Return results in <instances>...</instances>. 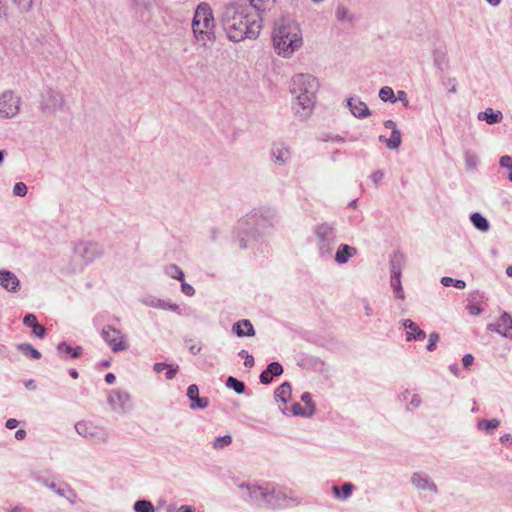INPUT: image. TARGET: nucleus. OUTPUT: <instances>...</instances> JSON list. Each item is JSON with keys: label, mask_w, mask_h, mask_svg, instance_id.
Instances as JSON below:
<instances>
[{"label": "nucleus", "mask_w": 512, "mask_h": 512, "mask_svg": "<svg viewBox=\"0 0 512 512\" xmlns=\"http://www.w3.org/2000/svg\"><path fill=\"white\" fill-rule=\"evenodd\" d=\"M238 488L241 491V498L258 508L284 509L300 503V500L290 495L286 488L274 482H241Z\"/></svg>", "instance_id": "1"}, {"label": "nucleus", "mask_w": 512, "mask_h": 512, "mask_svg": "<svg viewBox=\"0 0 512 512\" xmlns=\"http://www.w3.org/2000/svg\"><path fill=\"white\" fill-rule=\"evenodd\" d=\"M276 219V210L270 207L253 209L237 223L234 241L242 249L272 230Z\"/></svg>", "instance_id": "2"}, {"label": "nucleus", "mask_w": 512, "mask_h": 512, "mask_svg": "<svg viewBox=\"0 0 512 512\" xmlns=\"http://www.w3.org/2000/svg\"><path fill=\"white\" fill-rule=\"evenodd\" d=\"M249 13L247 8L229 7L226 9L222 23L227 37L233 42H240L245 38L255 39L258 37L261 29L259 12L253 9Z\"/></svg>", "instance_id": "3"}, {"label": "nucleus", "mask_w": 512, "mask_h": 512, "mask_svg": "<svg viewBox=\"0 0 512 512\" xmlns=\"http://www.w3.org/2000/svg\"><path fill=\"white\" fill-rule=\"evenodd\" d=\"M318 88V80L310 74H297L292 78L290 92L295 96L292 109L300 119L312 114Z\"/></svg>", "instance_id": "4"}, {"label": "nucleus", "mask_w": 512, "mask_h": 512, "mask_svg": "<svg viewBox=\"0 0 512 512\" xmlns=\"http://www.w3.org/2000/svg\"><path fill=\"white\" fill-rule=\"evenodd\" d=\"M303 44L301 30L294 21H282L273 31V45L278 55L290 57Z\"/></svg>", "instance_id": "5"}, {"label": "nucleus", "mask_w": 512, "mask_h": 512, "mask_svg": "<svg viewBox=\"0 0 512 512\" xmlns=\"http://www.w3.org/2000/svg\"><path fill=\"white\" fill-rule=\"evenodd\" d=\"M313 234L319 258L324 261L330 260L337 244V231L334 224L319 223L313 227Z\"/></svg>", "instance_id": "6"}, {"label": "nucleus", "mask_w": 512, "mask_h": 512, "mask_svg": "<svg viewBox=\"0 0 512 512\" xmlns=\"http://www.w3.org/2000/svg\"><path fill=\"white\" fill-rule=\"evenodd\" d=\"M214 27L215 22L210 5L204 2L200 3L195 10L192 20L195 38L205 43L212 38Z\"/></svg>", "instance_id": "7"}, {"label": "nucleus", "mask_w": 512, "mask_h": 512, "mask_svg": "<svg viewBox=\"0 0 512 512\" xmlns=\"http://www.w3.org/2000/svg\"><path fill=\"white\" fill-rule=\"evenodd\" d=\"M74 256L80 258L84 265H88L104 254L103 246L95 241H79L74 244Z\"/></svg>", "instance_id": "8"}, {"label": "nucleus", "mask_w": 512, "mask_h": 512, "mask_svg": "<svg viewBox=\"0 0 512 512\" xmlns=\"http://www.w3.org/2000/svg\"><path fill=\"white\" fill-rule=\"evenodd\" d=\"M100 334L103 341L114 353L128 349L127 336L114 326L105 325Z\"/></svg>", "instance_id": "9"}, {"label": "nucleus", "mask_w": 512, "mask_h": 512, "mask_svg": "<svg viewBox=\"0 0 512 512\" xmlns=\"http://www.w3.org/2000/svg\"><path fill=\"white\" fill-rule=\"evenodd\" d=\"M40 110L44 114H52L63 108L65 104L64 96L61 92L52 88H46L40 96Z\"/></svg>", "instance_id": "10"}, {"label": "nucleus", "mask_w": 512, "mask_h": 512, "mask_svg": "<svg viewBox=\"0 0 512 512\" xmlns=\"http://www.w3.org/2000/svg\"><path fill=\"white\" fill-rule=\"evenodd\" d=\"M75 430L80 436L94 442L106 443L109 439L108 431L92 422L79 421L75 424Z\"/></svg>", "instance_id": "11"}, {"label": "nucleus", "mask_w": 512, "mask_h": 512, "mask_svg": "<svg viewBox=\"0 0 512 512\" xmlns=\"http://www.w3.org/2000/svg\"><path fill=\"white\" fill-rule=\"evenodd\" d=\"M20 110V97L12 91H5L0 96V117L12 118Z\"/></svg>", "instance_id": "12"}, {"label": "nucleus", "mask_w": 512, "mask_h": 512, "mask_svg": "<svg viewBox=\"0 0 512 512\" xmlns=\"http://www.w3.org/2000/svg\"><path fill=\"white\" fill-rule=\"evenodd\" d=\"M129 11L138 21L145 22L152 15L155 0H127Z\"/></svg>", "instance_id": "13"}, {"label": "nucleus", "mask_w": 512, "mask_h": 512, "mask_svg": "<svg viewBox=\"0 0 512 512\" xmlns=\"http://www.w3.org/2000/svg\"><path fill=\"white\" fill-rule=\"evenodd\" d=\"M107 400L111 408L117 412L125 413L133 407L131 396L127 391L114 389L109 393Z\"/></svg>", "instance_id": "14"}, {"label": "nucleus", "mask_w": 512, "mask_h": 512, "mask_svg": "<svg viewBox=\"0 0 512 512\" xmlns=\"http://www.w3.org/2000/svg\"><path fill=\"white\" fill-rule=\"evenodd\" d=\"M272 162L277 166H286L292 159L290 147L283 142H275L270 149Z\"/></svg>", "instance_id": "15"}, {"label": "nucleus", "mask_w": 512, "mask_h": 512, "mask_svg": "<svg viewBox=\"0 0 512 512\" xmlns=\"http://www.w3.org/2000/svg\"><path fill=\"white\" fill-rule=\"evenodd\" d=\"M488 331L495 332L505 338L512 339V317L504 311L500 318L494 322L489 323L486 327Z\"/></svg>", "instance_id": "16"}, {"label": "nucleus", "mask_w": 512, "mask_h": 512, "mask_svg": "<svg viewBox=\"0 0 512 512\" xmlns=\"http://www.w3.org/2000/svg\"><path fill=\"white\" fill-rule=\"evenodd\" d=\"M139 301L147 306L165 311H172L179 315L182 314L178 304L171 302L170 300L160 299L154 295H145L139 299Z\"/></svg>", "instance_id": "17"}, {"label": "nucleus", "mask_w": 512, "mask_h": 512, "mask_svg": "<svg viewBox=\"0 0 512 512\" xmlns=\"http://www.w3.org/2000/svg\"><path fill=\"white\" fill-rule=\"evenodd\" d=\"M411 483L418 490L429 491L433 494H438V487L436 483L425 472H414L411 476Z\"/></svg>", "instance_id": "18"}, {"label": "nucleus", "mask_w": 512, "mask_h": 512, "mask_svg": "<svg viewBox=\"0 0 512 512\" xmlns=\"http://www.w3.org/2000/svg\"><path fill=\"white\" fill-rule=\"evenodd\" d=\"M0 286L7 292L15 293L20 289V280L9 270H0Z\"/></svg>", "instance_id": "19"}, {"label": "nucleus", "mask_w": 512, "mask_h": 512, "mask_svg": "<svg viewBox=\"0 0 512 512\" xmlns=\"http://www.w3.org/2000/svg\"><path fill=\"white\" fill-rule=\"evenodd\" d=\"M187 397L191 401V409H205L209 406V399L199 396V388L196 384L189 385L187 389Z\"/></svg>", "instance_id": "20"}, {"label": "nucleus", "mask_w": 512, "mask_h": 512, "mask_svg": "<svg viewBox=\"0 0 512 512\" xmlns=\"http://www.w3.org/2000/svg\"><path fill=\"white\" fill-rule=\"evenodd\" d=\"M347 106L356 118L364 119L371 114V111L366 103L361 101L358 97L349 98L347 100Z\"/></svg>", "instance_id": "21"}, {"label": "nucleus", "mask_w": 512, "mask_h": 512, "mask_svg": "<svg viewBox=\"0 0 512 512\" xmlns=\"http://www.w3.org/2000/svg\"><path fill=\"white\" fill-rule=\"evenodd\" d=\"M402 325L404 328L408 329L406 341H423L426 338V333L412 320L404 319Z\"/></svg>", "instance_id": "22"}, {"label": "nucleus", "mask_w": 512, "mask_h": 512, "mask_svg": "<svg viewBox=\"0 0 512 512\" xmlns=\"http://www.w3.org/2000/svg\"><path fill=\"white\" fill-rule=\"evenodd\" d=\"M405 261V255L401 251L397 250L393 252L389 261L390 277H397L402 275Z\"/></svg>", "instance_id": "23"}, {"label": "nucleus", "mask_w": 512, "mask_h": 512, "mask_svg": "<svg viewBox=\"0 0 512 512\" xmlns=\"http://www.w3.org/2000/svg\"><path fill=\"white\" fill-rule=\"evenodd\" d=\"M232 332L237 337H240V338L253 337L256 333L251 321L248 319H242V320L235 322L232 325Z\"/></svg>", "instance_id": "24"}, {"label": "nucleus", "mask_w": 512, "mask_h": 512, "mask_svg": "<svg viewBox=\"0 0 512 512\" xmlns=\"http://www.w3.org/2000/svg\"><path fill=\"white\" fill-rule=\"evenodd\" d=\"M23 324L26 327H29L32 329V334L35 337L40 338V339L45 337L46 328L38 322L37 317L34 314H32V313L26 314L23 318Z\"/></svg>", "instance_id": "25"}, {"label": "nucleus", "mask_w": 512, "mask_h": 512, "mask_svg": "<svg viewBox=\"0 0 512 512\" xmlns=\"http://www.w3.org/2000/svg\"><path fill=\"white\" fill-rule=\"evenodd\" d=\"M56 351L58 356L62 359H65L66 357L76 359L82 355L83 348L81 346L72 347L66 342H60L56 346Z\"/></svg>", "instance_id": "26"}, {"label": "nucleus", "mask_w": 512, "mask_h": 512, "mask_svg": "<svg viewBox=\"0 0 512 512\" xmlns=\"http://www.w3.org/2000/svg\"><path fill=\"white\" fill-rule=\"evenodd\" d=\"M357 254V249L348 244H340L334 256L336 263L343 265L346 264L350 258Z\"/></svg>", "instance_id": "27"}, {"label": "nucleus", "mask_w": 512, "mask_h": 512, "mask_svg": "<svg viewBox=\"0 0 512 512\" xmlns=\"http://www.w3.org/2000/svg\"><path fill=\"white\" fill-rule=\"evenodd\" d=\"M354 489H355V486L351 482H345L341 486V488H339L337 485L332 486V492L334 494V497L341 501L348 500L351 497Z\"/></svg>", "instance_id": "28"}, {"label": "nucleus", "mask_w": 512, "mask_h": 512, "mask_svg": "<svg viewBox=\"0 0 512 512\" xmlns=\"http://www.w3.org/2000/svg\"><path fill=\"white\" fill-rule=\"evenodd\" d=\"M432 56L434 65L439 71L444 72L449 68V60L445 50L434 49Z\"/></svg>", "instance_id": "29"}, {"label": "nucleus", "mask_w": 512, "mask_h": 512, "mask_svg": "<svg viewBox=\"0 0 512 512\" xmlns=\"http://www.w3.org/2000/svg\"><path fill=\"white\" fill-rule=\"evenodd\" d=\"M503 115L500 111H493L491 108H487L485 111L478 114V119L485 121L489 125L499 123Z\"/></svg>", "instance_id": "30"}, {"label": "nucleus", "mask_w": 512, "mask_h": 512, "mask_svg": "<svg viewBox=\"0 0 512 512\" xmlns=\"http://www.w3.org/2000/svg\"><path fill=\"white\" fill-rule=\"evenodd\" d=\"M473 226L481 232H487L490 229L489 221L479 212L470 215Z\"/></svg>", "instance_id": "31"}, {"label": "nucleus", "mask_w": 512, "mask_h": 512, "mask_svg": "<svg viewBox=\"0 0 512 512\" xmlns=\"http://www.w3.org/2000/svg\"><path fill=\"white\" fill-rule=\"evenodd\" d=\"M291 385L289 382L282 383L274 392L275 399L287 403L291 397Z\"/></svg>", "instance_id": "32"}, {"label": "nucleus", "mask_w": 512, "mask_h": 512, "mask_svg": "<svg viewBox=\"0 0 512 512\" xmlns=\"http://www.w3.org/2000/svg\"><path fill=\"white\" fill-rule=\"evenodd\" d=\"M17 350L24 356L32 359H40L41 353L29 343H21L17 345Z\"/></svg>", "instance_id": "33"}, {"label": "nucleus", "mask_w": 512, "mask_h": 512, "mask_svg": "<svg viewBox=\"0 0 512 512\" xmlns=\"http://www.w3.org/2000/svg\"><path fill=\"white\" fill-rule=\"evenodd\" d=\"M390 285L397 299L404 300L405 293L402 287L401 276L390 277Z\"/></svg>", "instance_id": "34"}, {"label": "nucleus", "mask_w": 512, "mask_h": 512, "mask_svg": "<svg viewBox=\"0 0 512 512\" xmlns=\"http://www.w3.org/2000/svg\"><path fill=\"white\" fill-rule=\"evenodd\" d=\"M164 272L167 276L172 279H176L179 281L184 280V272L183 270L176 264H169L164 268Z\"/></svg>", "instance_id": "35"}, {"label": "nucleus", "mask_w": 512, "mask_h": 512, "mask_svg": "<svg viewBox=\"0 0 512 512\" xmlns=\"http://www.w3.org/2000/svg\"><path fill=\"white\" fill-rule=\"evenodd\" d=\"M226 386L232 390H234L237 394H243L245 392L246 386L243 381L238 380L233 376H229L226 380Z\"/></svg>", "instance_id": "36"}, {"label": "nucleus", "mask_w": 512, "mask_h": 512, "mask_svg": "<svg viewBox=\"0 0 512 512\" xmlns=\"http://www.w3.org/2000/svg\"><path fill=\"white\" fill-rule=\"evenodd\" d=\"M133 510L135 512H155V507L150 500L141 499L134 503Z\"/></svg>", "instance_id": "37"}, {"label": "nucleus", "mask_w": 512, "mask_h": 512, "mask_svg": "<svg viewBox=\"0 0 512 512\" xmlns=\"http://www.w3.org/2000/svg\"><path fill=\"white\" fill-rule=\"evenodd\" d=\"M500 425V421L496 418L490 420H480L477 423V428L479 430H483L486 433H490L492 430L498 428Z\"/></svg>", "instance_id": "38"}, {"label": "nucleus", "mask_w": 512, "mask_h": 512, "mask_svg": "<svg viewBox=\"0 0 512 512\" xmlns=\"http://www.w3.org/2000/svg\"><path fill=\"white\" fill-rule=\"evenodd\" d=\"M379 98L383 101V102H390V103H395L397 101V98L394 94V91L391 87L389 86H384L380 89L379 91Z\"/></svg>", "instance_id": "39"}, {"label": "nucleus", "mask_w": 512, "mask_h": 512, "mask_svg": "<svg viewBox=\"0 0 512 512\" xmlns=\"http://www.w3.org/2000/svg\"><path fill=\"white\" fill-rule=\"evenodd\" d=\"M441 284L445 287H455L457 289H464L466 287V283L461 279H454L452 277L444 276L441 278Z\"/></svg>", "instance_id": "40"}, {"label": "nucleus", "mask_w": 512, "mask_h": 512, "mask_svg": "<svg viewBox=\"0 0 512 512\" xmlns=\"http://www.w3.org/2000/svg\"><path fill=\"white\" fill-rule=\"evenodd\" d=\"M402 142L400 130H394L391 132L390 138L386 140V146L389 149H397Z\"/></svg>", "instance_id": "41"}, {"label": "nucleus", "mask_w": 512, "mask_h": 512, "mask_svg": "<svg viewBox=\"0 0 512 512\" xmlns=\"http://www.w3.org/2000/svg\"><path fill=\"white\" fill-rule=\"evenodd\" d=\"M232 443L231 435L227 434L224 436L216 437L213 441V448L217 450L224 449Z\"/></svg>", "instance_id": "42"}, {"label": "nucleus", "mask_w": 512, "mask_h": 512, "mask_svg": "<svg viewBox=\"0 0 512 512\" xmlns=\"http://www.w3.org/2000/svg\"><path fill=\"white\" fill-rule=\"evenodd\" d=\"M422 405V398L418 393H412L409 402L406 405V410L409 412L414 411Z\"/></svg>", "instance_id": "43"}, {"label": "nucleus", "mask_w": 512, "mask_h": 512, "mask_svg": "<svg viewBox=\"0 0 512 512\" xmlns=\"http://www.w3.org/2000/svg\"><path fill=\"white\" fill-rule=\"evenodd\" d=\"M40 483H42L45 487L53 490L59 496H66V489L58 487L55 482H50L47 479H38Z\"/></svg>", "instance_id": "44"}, {"label": "nucleus", "mask_w": 512, "mask_h": 512, "mask_svg": "<svg viewBox=\"0 0 512 512\" xmlns=\"http://www.w3.org/2000/svg\"><path fill=\"white\" fill-rule=\"evenodd\" d=\"M290 411L294 416L311 417L313 415V411H307V409L303 408L299 403H294Z\"/></svg>", "instance_id": "45"}, {"label": "nucleus", "mask_w": 512, "mask_h": 512, "mask_svg": "<svg viewBox=\"0 0 512 512\" xmlns=\"http://www.w3.org/2000/svg\"><path fill=\"white\" fill-rule=\"evenodd\" d=\"M499 164L501 168H505L510 171L508 174V179L512 182V157L509 155L502 156L499 160Z\"/></svg>", "instance_id": "46"}, {"label": "nucleus", "mask_w": 512, "mask_h": 512, "mask_svg": "<svg viewBox=\"0 0 512 512\" xmlns=\"http://www.w3.org/2000/svg\"><path fill=\"white\" fill-rule=\"evenodd\" d=\"M266 369L273 377L283 373V367L278 361L271 362Z\"/></svg>", "instance_id": "47"}, {"label": "nucleus", "mask_w": 512, "mask_h": 512, "mask_svg": "<svg viewBox=\"0 0 512 512\" xmlns=\"http://www.w3.org/2000/svg\"><path fill=\"white\" fill-rule=\"evenodd\" d=\"M336 17L338 20H341V21L347 20L349 22H351L353 19L352 16L349 14L348 10L343 6L337 7Z\"/></svg>", "instance_id": "48"}, {"label": "nucleus", "mask_w": 512, "mask_h": 512, "mask_svg": "<svg viewBox=\"0 0 512 512\" xmlns=\"http://www.w3.org/2000/svg\"><path fill=\"white\" fill-rule=\"evenodd\" d=\"M301 401L304 402L307 406V411H313L315 413V404L312 401V396L309 392H304L301 395Z\"/></svg>", "instance_id": "49"}, {"label": "nucleus", "mask_w": 512, "mask_h": 512, "mask_svg": "<svg viewBox=\"0 0 512 512\" xmlns=\"http://www.w3.org/2000/svg\"><path fill=\"white\" fill-rule=\"evenodd\" d=\"M13 194L18 197H24L27 194V186L23 182H17L13 187Z\"/></svg>", "instance_id": "50"}, {"label": "nucleus", "mask_w": 512, "mask_h": 512, "mask_svg": "<svg viewBox=\"0 0 512 512\" xmlns=\"http://www.w3.org/2000/svg\"><path fill=\"white\" fill-rule=\"evenodd\" d=\"M238 355L244 359V365L248 368L254 366V357L248 353L246 350H241Z\"/></svg>", "instance_id": "51"}, {"label": "nucleus", "mask_w": 512, "mask_h": 512, "mask_svg": "<svg viewBox=\"0 0 512 512\" xmlns=\"http://www.w3.org/2000/svg\"><path fill=\"white\" fill-rule=\"evenodd\" d=\"M439 338L440 336L437 332H432L429 334V341L426 347L428 351L432 352L436 349V344L439 341Z\"/></svg>", "instance_id": "52"}, {"label": "nucleus", "mask_w": 512, "mask_h": 512, "mask_svg": "<svg viewBox=\"0 0 512 512\" xmlns=\"http://www.w3.org/2000/svg\"><path fill=\"white\" fill-rule=\"evenodd\" d=\"M13 2L18 6L19 10L27 12L31 9L33 0H13Z\"/></svg>", "instance_id": "53"}, {"label": "nucleus", "mask_w": 512, "mask_h": 512, "mask_svg": "<svg viewBox=\"0 0 512 512\" xmlns=\"http://www.w3.org/2000/svg\"><path fill=\"white\" fill-rule=\"evenodd\" d=\"M185 342L191 354L197 355L201 352V346L195 343L192 339L186 340Z\"/></svg>", "instance_id": "54"}, {"label": "nucleus", "mask_w": 512, "mask_h": 512, "mask_svg": "<svg viewBox=\"0 0 512 512\" xmlns=\"http://www.w3.org/2000/svg\"><path fill=\"white\" fill-rule=\"evenodd\" d=\"M269 0H249L250 7L256 11H264L265 3Z\"/></svg>", "instance_id": "55"}, {"label": "nucleus", "mask_w": 512, "mask_h": 512, "mask_svg": "<svg viewBox=\"0 0 512 512\" xmlns=\"http://www.w3.org/2000/svg\"><path fill=\"white\" fill-rule=\"evenodd\" d=\"M181 291L187 296H193L195 294V289L192 285L186 283L184 280L181 281Z\"/></svg>", "instance_id": "56"}, {"label": "nucleus", "mask_w": 512, "mask_h": 512, "mask_svg": "<svg viewBox=\"0 0 512 512\" xmlns=\"http://www.w3.org/2000/svg\"><path fill=\"white\" fill-rule=\"evenodd\" d=\"M166 369H167V371L165 373V377H166V379L171 380L176 376L179 367H178V365L174 366V365L169 364V366Z\"/></svg>", "instance_id": "57"}, {"label": "nucleus", "mask_w": 512, "mask_h": 512, "mask_svg": "<svg viewBox=\"0 0 512 512\" xmlns=\"http://www.w3.org/2000/svg\"><path fill=\"white\" fill-rule=\"evenodd\" d=\"M442 83L445 86H449V93H456L457 92L456 79L455 78L444 79L442 81Z\"/></svg>", "instance_id": "58"}, {"label": "nucleus", "mask_w": 512, "mask_h": 512, "mask_svg": "<svg viewBox=\"0 0 512 512\" xmlns=\"http://www.w3.org/2000/svg\"><path fill=\"white\" fill-rule=\"evenodd\" d=\"M259 378L260 382L265 385L270 384L273 380V376L269 372H267V369L261 372Z\"/></svg>", "instance_id": "59"}, {"label": "nucleus", "mask_w": 512, "mask_h": 512, "mask_svg": "<svg viewBox=\"0 0 512 512\" xmlns=\"http://www.w3.org/2000/svg\"><path fill=\"white\" fill-rule=\"evenodd\" d=\"M384 177V172L381 171V170H376L375 172H373L370 176L372 182L378 186V184L380 183V181L383 179Z\"/></svg>", "instance_id": "60"}, {"label": "nucleus", "mask_w": 512, "mask_h": 512, "mask_svg": "<svg viewBox=\"0 0 512 512\" xmlns=\"http://www.w3.org/2000/svg\"><path fill=\"white\" fill-rule=\"evenodd\" d=\"M465 162H466L467 167L474 168L477 165L478 159L475 155L466 154Z\"/></svg>", "instance_id": "61"}, {"label": "nucleus", "mask_w": 512, "mask_h": 512, "mask_svg": "<svg viewBox=\"0 0 512 512\" xmlns=\"http://www.w3.org/2000/svg\"><path fill=\"white\" fill-rule=\"evenodd\" d=\"M64 497L73 505L76 502L77 495L72 488L67 487L66 496H64Z\"/></svg>", "instance_id": "62"}, {"label": "nucleus", "mask_w": 512, "mask_h": 512, "mask_svg": "<svg viewBox=\"0 0 512 512\" xmlns=\"http://www.w3.org/2000/svg\"><path fill=\"white\" fill-rule=\"evenodd\" d=\"M473 361H474V356L470 353L465 354L462 358V364H463L464 368H466V369H468L473 364Z\"/></svg>", "instance_id": "63"}, {"label": "nucleus", "mask_w": 512, "mask_h": 512, "mask_svg": "<svg viewBox=\"0 0 512 512\" xmlns=\"http://www.w3.org/2000/svg\"><path fill=\"white\" fill-rule=\"evenodd\" d=\"M468 311L471 315H480L483 309L479 305L473 304L468 306Z\"/></svg>", "instance_id": "64"}]
</instances>
